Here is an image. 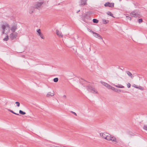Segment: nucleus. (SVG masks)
Wrapping results in <instances>:
<instances>
[{
    "mask_svg": "<svg viewBox=\"0 0 147 147\" xmlns=\"http://www.w3.org/2000/svg\"><path fill=\"white\" fill-rule=\"evenodd\" d=\"M1 28L3 30L2 34L5 33L7 34L10 30V26L9 24L6 23L5 25L2 24L1 25Z\"/></svg>",
    "mask_w": 147,
    "mask_h": 147,
    "instance_id": "1",
    "label": "nucleus"
},
{
    "mask_svg": "<svg viewBox=\"0 0 147 147\" xmlns=\"http://www.w3.org/2000/svg\"><path fill=\"white\" fill-rule=\"evenodd\" d=\"M87 90L90 92L92 93H95L98 94V92L97 90L93 87H92L89 84L86 87Z\"/></svg>",
    "mask_w": 147,
    "mask_h": 147,
    "instance_id": "2",
    "label": "nucleus"
},
{
    "mask_svg": "<svg viewBox=\"0 0 147 147\" xmlns=\"http://www.w3.org/2000/svg\"><path fill=\"white\" fill-rule=\"evenodd\" d=\"M130 15L132 17H139L140 16V12L136 10L131 12Z\"/></svg>",
    "mask_w": 147,
    "mask_h": 147,
    "instance_id": "3",
    "label": "nucleus"
},
{
    "mask_svg": "<svg viewBox=\"0 0 147 147\" xmlns=\"http://www.w3.org/2000/svg\"><path fill=\"white\" fill-rule=\"evenodd\" d=\"M18 33L16 32H12L10 35V38L12 40H14L17 38Z\"/></svg>",
    "mask_w": 147,
    "mask_h": 147,
    "instance_id": "4",
    "label": "nucleus"
},
{
    "mask_svg": "<svg viewBox=\"0 0 147 147\" xmlns=\"http://www.w3.org/2000/svg\"><path fill=\"white\" fill-rule=\"evenodd\" d=\"M87 0H80L79 2V5L80 6H83L87 5Z\"/></svg>",
    "mask_w": 147,
    "mask_h": 147,
    "instance_id": "5",
    "label": "nucleus"
},
{
    "mask_svg": "<svg viewBox=\"0 0 147 147\" xmlns=\"http://www.w3.org/2000/svg\"><path fill=\"white\" fill-rule=\"evenodd\" d=\"M114 3H110L109 2H107L104 4V6L105 7H109L111 8H113L114 6Z\"/></svg>",
    "mask_w": 147,
    "mask_h": 147,
    "instance_id": "6",
    "label": "nucleus"
},
{
    "mask_svg": "<svg viewBox=\"0 0 147 147\" xmlns=\"http://www.w3.org/2000/svg\"><path fill=\"white\" fill-rule=\"evenodd\" d=\"M37 32L38 33V35L40 36L42 39H44L45 38V37L44 36L43 34L41 32L40 30V29H38V30H37Z\"/></svg>",
    "mask_w": 147,
    "mask_h": 147,
    "instance_id": "7",
    "label": "nucleus"
},
{
    "mask_svg": "<svg viewBox=\"0 0 147 147\" xmlns=\"http://www.w3.org/2000/svg\"><path fill=\"white\" fill-rule=\"evenodd\" d=\"M100 82L102 84L105 86L107 88L109 89H111V87L112 86L109 85L108 84L105 82H103L102 81H101Z\"/></svg>",
    "mask_w": 147,
    "mask_h": 147,
    "instance_id": "8",
    "label": "nucleus"
},
{
    "mask_svg": "<svg viewBox=\"0 0 147 147\" xmlns=\"http://www.w3.org/2000/svg\"><path fill=\"white\" fill-rule=\"evenodd\" d=\"M43 3V2H38L36 3L35 6V8L38 9Z\"/></svg>",
    "mask_w": 147,
    "mask_h": 147,
    "instance_id": "9",
    "label": "nucleus"
},
{
    "mask_svg": "<svg viewBox=\"0 0 147 147\" xmlns=\"http://www.w3.org/2000/svg\"><path fill=\"white\" fill-rule=\"evenodd\" d=\"M111 89L113 90L115 92L118 93L121 92V90L116 88L112 86L111 87Z\"/></svg>",
    "mask_w": 147,
    "mask_h": 147,
    "instance_id": "10",
    "label": "nucleus"
},
{
    "mask_svg": "<svg viewBox=\"0 0 147 147\" xmlns=\"http://www.w3.org/2000/svg\"><path fill=\"white\" fill-rule=\"evenodd\" d=\"M110 140H111L112 141L115 142V144H116L117 145H119L118 144V142L116 141V138L115 137L112 136H111Z\"/></svg>",
    "mask_w": 147,
    "mask_h": 147,
    "instance_id": "11",
    "label": "nucleus"
},
{
    "mask_svg": "<svg viewBox=\"0 0 147 147\" xmlns=\"http://www.w3.org/2000/svg\"><path fill=\"white\" fill-rule=\"evenodd\" d=\"M56 33L60 37L62 38L63 37V35L62 33L59 32L58 30H56Z\"/></svg>",
    "mask_w": 147,
    "mask_h": 147,
    "instance_id": "12",
    "label": "nucleus"
},
{
    "mask_svg": "<svg viewBox=\"0 0 147 147\" xmlns=\"http://www.w3.org/2000/svg\"><path fill=\"white\" fill-rule=\"evenodd\" d=\"M94 36L98 38L99 39H101L102 40V37L98 33L95 32L93 34Z\"/></svg>",
    "mask_w": 147,
    "mask_h": 147,
    "instance_id": "13",
    "label": "nucleus"
},
{
    "mask_svg": "<svg viewBox=\"0 0 147 147\" xmlns=\"http://www.w3.org/2000/svg\"><path fill=\"white\" fill-rule=\"evenodd\" d=\"M107 134V133L106 132L101 133L100 134V136L102 138H103L105 139V137H106V135Z\"/></svg>",
    "mask_w": 147,
    "mask_h": 147,
    "instance_id": "14",
    "label": "nucleus"
},
{
    "mask_svg": "<svg viewBox=\"0 0 147 147\" xmlns=\"http://www.w3.org/2000/svg\"><path fill=\"white\" fill-rule=\"evenodd\" d=\"M17 29V26L16 25L13 26L11 28V30L13 32H15V30Z\"/></svg>",
    "mask_w": 147,
    "mask_h": 147,
    "instance_id": "15",
    "label": "nucleus"
},
{
    "mask_svg": "<svg viewBox=\"0 0 147 147\" xmlns=\"http://www.w3.org/2000/svg\"><path fill=\"white\" fill-rule=\"evenodd\" d=\"M54 92H53V93H51V92H49L46 95V97H52L54 95Z\"/></svg>",
    "mask_w": 147,
    "mask_h": 147,
    "instance_id": "16",
    "label": "nucleus"
},
{
    "mask_svg": "<svg viewBox=\"0 0 147 147\" xmlns=\"http://www.w3.org/2000/svg\"><path fill=\"white\" fill-rule=\"evenodd\" d=\"M106 136V137L105 138V139L108 141L110 140L111 136V135L110 134L107 133Z\"/></svg>",
    "mask_w": 147,
    "mask_h": 147,
    "instance_id": "17",
    "label": "nucleus"
},
{
    "mask_svg": "<svg viewBox=\"0 0 147 147\" xmlns=\"http://www.w3.org/2000/svg\"><path fill=\"white\" fill-rule=\"evenodd\" d=\"M35 7H31L30 9L29 10V12L30 13H32L34 11Z\"/></svg>",
    "mask_w": 147,
    "mask_h": 147,
    "instance_id": "18",
    "label": "nucleus"
},
{
    "mask_svg": "<svg viewBox=\"0 0 147 147\" xmlns=\"http://www.w3.org/2000/svg\"><path fill=\"white\" fill-rule=\"evenodd\" d=\"M114 86L120 88H124V87L121 84H118L117 85H115Z\"/></svg>",
    "mask_w": 147,
    "mask_h": 147,
    "instance_id": "19",
    "label": "nucleus"
},
{
    "mask_svg": "<svg viewBox=\"0 0 147 147\" xmlns=\"http://www.w3.org/2000/svg\"><path fill=\"white\" fill-rule=\"evenodd\" d=\"M126 72L127 74L128 75V76H130L131 78H132V75L130 71H127Z\"/></svg>",
    "mask_w": 147,
    "mask_h": 147,
    "instance_id": "20",
    "label": "nucleus"
},
{
    "mask_svg": "<svg viewBox=\"0 0 147 147\" xmlns=\"http://www.w3.org/2000/svg\"><path fill=\"white\" fill-rule=\"evenodd\" d=\"M107 14L112 17H114L113 14L110 11H108L107 12Z\"/></svg>",
    "mask_w": 147,
    "mask_h": 147,
    "instance_id": "21",
    "label": "nucleus"
},
{
    "mask_svg": "<svg viewBox=\"0 0 147 147\" xmlns=\"http://www.w3.org/2000/svg\"><path fill=\"white\" fill-rule=\"evenodd\" d=\"M109 22V21L108 20H106L105 19L102 20V22L104 24H107L108 22Z\"/></svg>",
    "mask_w": 147,
    "mask_h": 147,
    "instance_id": "22",
    "label": "nucleus"
},
{
    "mask_svg": "<svg viewBox=\"0 0 147 147\" xmlns=\"http://www.w3.org/2000/svg\"><path fill=\"white\" fill-rule=\"evenodd\" d=\"M9 39V36L8 35H7L5 37L3 38V40L4 41H7Z\"/></svg>",
    "mask_w": 147,
    "mask_h": 147,
    "instance_id": "23",
    "label": "nucleus"
},
{
    "mask_svg": "<svg viewBox=\"0 0 147 147\" xmlns=\"http://www.w3.org/2000/svg\"><path fill=\"white\" fill-rule=\"evenodd\" d=\"M93 22L94 23H97L98 22V20L96 19H94L93 20Z\"/></svg>",
    "mask_w": 147,
    "mask_h": 147,
    "instance_id": "24",
    "label": "nucleus"
},
{
    "mask_svg": "<svg viewBox=\"0 0 147 147\" xmlns=\"http://www.w3.org/2000/svg\"><path fill=\"white\" fill-rule=\"evenodd\" d=\"M19 113L22 115H24L26 114V113L21 110L19 111Z\"/></svg>",
    "mask_w": 147,
    "mask_h": 147,
    "instance_id": "25",
    "label": "nucleus"
},
{
    "mask_svg": "<svg viewBox=\"0 0 147 147\" xmlns=\"http://www.w3.org/2000/svg\"><path fill=\"white\" fill-rule=\"evenodd\" d=\"M53 80L54 82H57L58 81V78H55L53 79Z\"/></svg>",
    "mask_w": 147,
    "mask_h": 147,
    "instance_id": "26",
    "label": "nucleus"
},
{
    "mask_svg": "<svg viewBox=\"0 0 147 147\" xmlns=\"http://www.w3.org/2000/svg\"><path fill=\"white\" fill-rule=\"evenodd\" d=\"M138 22L139 23H140L143 22L142 19L141 18L139 19L138 20Z\"/></svg>",
    "mask_w": 147,
    "mask_h": 147,
    "instance_id": "27",
    "label": "nucleus"
},
{
    "mask_svg": "<svg viewBox=\"0 0 147 147\" xmlns=\"http://www.w3.org/2000/svg\"><path fill=\"white\" fill-rule=\"evenodd\" d=\"M15 103L16 104L17 106L19 107L20 106V103L18 102H16Z\"/></svg>",
    "mask_w": 147,
    "mask_h": 147,
    "instance_id": "28",
    "label": "nucleus"
},
{
    "mask_svg": "<svg viewBox=\"0 0 147 147\" xmlns=\"http://www.w3.org/2000/svg\"><path fill=\"white\" fill-rule=\"evenodd\" d=\"M143 129L147 131V125H144L143 127Z\"/></svg>",
    "mask_w": 147,
    "mask_h": 147,
    "instance_id": "29",
    "label": "nucleus"
},
{
    "mask_svg": "<svg viewBox=\"0 0 147 147\" xmlns=\"http://www.w3.org/2000/svg\"><path fill=\"white\" fill-rule=\"evenodd\" d=\"M127 87L128 88H129L131 86V84L130 83H128L127 84Z\"/></svg>",
    "mask_w": 147,
    "mask_h": 147,
    "instance_id": "30",
    "label": "nucleus"
},
{
    "mask_svg": "<svg viewBox=\"0 0 147 147\" xmlns=\"http://www.w3.org/2000/svg\"><path fill=\"white\" fill-rule=\"evenodd\" d=\"M138 88L139 89L141 90H144V88L143 87L140 86L138 87Z\"/></svg>",
    "mask_w": 147,
    "mask_h": 147,
    "instance_id": "31",
    "label": "nucleus"
},
{
    "mask_svg": "<svg viewBox=\"0 0 147 147\" xmlns=\"http://www.w3.org/2000/svg\"><path fill=\"white\" fill-rule=\"evenodd\" d=\"M71 113H72L73 114H74V115H75L76 116H77V114L76 113H75V112H73L72 111H71Z\"/></svg>",
    "mask_w": 147,
    "mask_h": 147,
    "instance_id": "32",
    "label": "nucleus"
},
{
    "mask_svg": "<svg viewBox=\"0 0 147 147\" xmlns=\"http://www.w3.org/2000/svg\"><path fill=\"white\" fill-rule=\"evenodd\" d=\"M133 87L136 88H138V87L135 84H134L133 85V86H132Z\"/></svg>",
    "mask_w": 147,
    "mask_h": 147,
    "instance_id": "33",
    "label": "nucleus"
},
{
    "mask_svg": "<svg viewBox=\"0 0 147 147\" xmlns=\"http://www.w3.org/2000/svg\"><path fill=\"white\" fill-rule=\"evenodd\" d=\"M12 113H13L14 114H16V115H19V114L18 113H15V112H14L13 111H12Z\"/></svg>",
    "mask_w": 147,
    "mask_h": 147,
    "instance_id": "34",
    "label": "nucleus"
},
{
    "mask_svg": "<svg viewBox=\"0 0 147 147\" xmlns=\"http://www.w3.org/2000/svg\"><path fill=\"white\" fill-rule=\"evenodd\" d=\"M63 98H65V99H66V96L65 95H63Z\"/></svg>",
    "mask_w": 147,
    "mask_h": 147,
    "instance_id": "35",
    "label": "nucleus"
},
{
    "mask_svg": "<svg viewBox=\"0 0 147 147\" xmlns=\"http://www.w3.org/2000/svg\"><path fill=\"white\" fill-rule=\"evenodd\" d=\"M8 110L11 113H12V111H12V110H11V109H8Z\"/></svg>",
    "mask_w": 147,
    "mask_h": 147,
    "instance_id": "36",
    "label": "nucleus"
},
{
    "mask_svg": "<svg viewBox=\"0 0 147 147\" xmlns=\"http://www.w3.org/2000/svg\"><path fill=\"white\" fill-rule=\"evenodd\" d=\"M90 32L92 33L93 34H94V33H95V32H94L92 30H91L90 31Z\"/></svg>",
    "mask_w": 147,
    "mask_h": 147,
    "instance_id": "37",
    "label": "nucleus"
},
{
    "mask_svg": "<svg viewBox=\"0 0 147 147\" xmlns=\"http://www.w3.org/2000/svg\"><path fill=\"white\" fill-rule=\"evenodd\" d=\"M126 17H128L129 18V20H131V17H129V16H126Z\"/></svg>",
    "mask_w": 147,
    "mask_h": 147,
    "instance_id": "38",
    "label": "nucleus"
},
{
    "mask_svg": "<svg viewBox=\"0 0 147 147\" xmlns=\"http://www.w3.org/2000/svg\"><path fill=\"white\" fill-rule=\"evenodd\" d=\"M87 16V14H86L85 15H84V18H86V16Z\"/></svg>",
    "mask_w": 147,
    "mask_h": 147,
    "instance_id": "39",
    "label": "nucleus"
},
{
    "mask_svg": "<svg viewBox=\"0 0 147 147\" xmlns=\"http://www.w3.org/2000/svg\"><path fill=\"white\" fill-rule=\"evenodd\" d=\"M80 10H78L77 12V13H78L79 12H80Z\"/></svg>",
    "mask_w": 147,
    "mask_h": 147,
    "instance_id": "40",
    "label": "nucleus"
},
{
    "mask_svg": "<svg viewBox=\"0 0 147 147\" xmlns=\"http://www.w3.org/2000/svg\"><path fill=\"white\" fill-rule=\"evenodd\" d=\"M24 56V55H22V57H23Z\"/></svg>",
    "mask_w": 147,
    "mask_h": 147,
    "instance_id": "41",
    "label": "nucleus"
},
{
    "mask_svg": "<svg viewBox=\"0 0 147 147\" xmlns=\"http://www.w3.org/2000/svg\"><path fill=\"white\" fill-rule=\"evenodd\" d=\"M121 0H119V1H121Z\"/></svg>",
    "mask_w": 147,
    "mask_h": 147,
    "instance_id": "42",
    "label": "nucleus"
}]
</instances>
